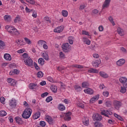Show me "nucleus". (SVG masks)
Wrapping results in <instances>:
<instances>
[{
	"mask_svg": "<svg viewBox=\"0 0 127 127\" xmlns=\"http://www.w3.org/2000/svg\"><path fill=\"white\" fill-rule=\"evenodd\" d=\"M23 60L25 63V65H26L28 67H32L33 66V61L30 57L28 56L27 53H24L22 55Z\"/></svg>",
	"mask_w": 127,
	"mask_h": 127,
	"instance_id": "nucleus-1",
	"label": "nucleus"
},
{
	"mask_svg": "<svg viewBox=\"0 0 127 127\" xmlns=\"http://www.w3.org/2000/svg\"><path fill=\"white\" fill-rule=\"evenodd\" d=\"M5 28L11 35H19V32L14 27L6 25Z\"/></svg>",
	"mask_w": 127,
	"mask_h": 127,
	"instance_id": "nucleus-2",
	"label": "nucleus"
},
{
	"mask_svg": "<svg viewBox=\"0 0 127 127\" xmlns=\"http://www.w3.org/2000/svg\"><path fill=\"white\" fill-rule=\"evenodd\" d=\"M32 113V110L31 109L27 108L23 112L22 117L23 119H29L31 116Z\"/></svg>",
	"mask_w": 127,
	"mask_h": 127,
	"instance_id": "nucleus-3",
	"label": "nucleus"
},
{
	"mask_svg": "<svg viewBox=\"0 0 127 127\" xmlns=\"http://www.w3.org/2000/svg\"><path fill=\"white\" fill-rule=\"evenodd\" d=\"M62 49L64 52H68L70 50L71 46L69 45V43H65L63 44Z\"/></svg>",
	"mask_w": 127,
	"mask_h": 127,
	"instance_id": "nucleus-4",
	"label": "nucleus"
},
{
	"mask_svg": "<svg viewBox=\"0 0 127 127\" xmlns=\"http://www.w3.org/2000/svg\"><path fill=\"white\" fill-rule=\"evenodd\" d=\"M114 106L116 110H119L123 105V103L121 101L118 100H114L113 101Z\"/></svg>",
	"mask_w": 127,
	"mask_h": 127,
	"instance_id": "nucleus-5",
	"label": "nucleus"
},
{
	"mask_svg": "<svg viewBox=\"0 0 127 127\" xmlns=\"http://www.w3.org/2000/svg\"><path fill=\"white\" fill-rule=\"evenodd\" d=\"M92 119L93 121H97L100 122L102 121V116L100 115L99 114L94 113L93 114Z\"/></svg>",
	"mask_w": 127,
	"mask_h": 127,
	"instance_id": "nucleus-6",
	"label": "nucleus"
},
{
	"mask_svg": "<svg viewBox=\"0 0 127 127\" xmlns=\"http://www.w3.org/2000/svg\"><path fill=\"white\" fill-rule=\"evenodd\" d=\"M120 82L123 85V87L127 88V78L126 77H121L119 79Z\"/></svg>",
	"mask_w": 127,
	"mask_h": 127,
	"instance_id": "nucleus-7",
	"label": "nucleus"
},
{
	"mask_svg": "<svg viewBox=\"0 0 127 127\" xmlns=\"http://www.w3.org/2000/svg\"><path fill=\"white\" fill-rule=\"evenodd\" d=\"M91 64L94 68H98V67H99V65L101 64V60L99 59L97 61H94L92 62Z\"/></svg>",
	"mask_w": 127,
	"mask_h": 127,
	"instance_id": "nucleus-8",
	"label": "nucleus"
},
{
	"mask_svg": "<svg viewBox=\"0 0 127 127\" xmlns=\"http://www.w3.org/2000/svg\"><path fill=\"white\" fill-rule=\"evenodd\" d=\"M101 114L102 116H105V117H107V118H109V115H110V116L113 115V113L112 112L108 110H103Z\"/></svg>",
	"mask_w": 127,
	"mask_h": 127,
	"instance_id": "nucleus-9",
	"label": "nucleus"
},
{
	"mask_svg": "<svg viewBox=\"0 0 127 127\" xmlns=\"http://www.w3.org/2000/svg\"><path fill=\"white\" fill-rule=\"evenodd\" d=\"M45 119L47 122H48L50 125H54V123H55V121L53 119H52V118L51 117L49 116H47Z\"/></svg>",
	"mask_w": 127,
	"mask_h": 127,
	"instance_id": "nucleus-10",
	"label": "nucleus"
},
{
	"mask_svg": "<svg viewBox=\"0 0 127 127\" xmlns=\"http://www.w3.org/2000/svg\"><path fill=\"white\" fill-rule=\"evenodd\" d=\"M9 106L11 109H13L16 106V100L12 99L10 100Z\"/></svg>",
	"mask_w": 127,
	"mask_h": 127,
	"instance_id": "nucleus-11",
	"label": "nucleus"
},
{
	"mask_svg": "<svg viewBox=\"0 0 127 127\" xmlns=\"http://www.w3.org/2000/svg\"><path fill=\"white\" fill-rule=\"evenodd\" d=\"M64 29V27H63V26H60L55 29L54 31L57 33H60V32H62L63 31Z\"/></svg>",
	"mask_w": 127,
	"mask_h": 127,
	"instance_id": "nucleus-12",
	"label": "nucleus"
},
{
	"mask_svg": "<svg viewBox=\"0 0 127 127\" xmlns=\"http://www.w3.org/2000/svg\"><path fill=\"white\" fill-rule=\"evenodd\" d=\"M71 115H72V113L70 112L66 113L64 117V121H67V122L71 121Z\"/></svg>",
	"mask_w": 127,
	"mask_h": 127,
	"instance_id": "nucleus-13",
	"label": "nucleus"
},
{
	"mask_svg": "<svg viewBox=\"0 0 127 127\" xmlns=\"http://www.w3.org/2000/svg\"><path fill=\"white\" fill-rule=\"evenodd\" d=\"M37 88H38V86L36 84L32 83L29 85V89L31 90H35V89H37Z\"/></svg>",
	"mask_w": 127,
	"mask_h": 127,
	"instance_id": "nucleus-14",
	"label": "nucleus"
},
{
	"mask_svg": "<svg viewBox=\"0 0 127 127\" xmlns=\"http://www.w3.org/2000/svg\"><path fill=\"white\" fill-rule=\"evenodd\" d=\"M111 2V0H105L104 3L103 4V9L109 7L110 5V3Z\"/></svg>",
	"mask_w": 127,
	"mask_h": 127,
	"instance_id": "nucleus-15",
	"label": "nucleus"
},
{
	"mask_svg": "<svg viewBox=\"0 0 127 127\" xmlns=\"http://www.w3.org/2000/svg\"><path fill=\"white\" fill-rule=\"evenodd\" d=\"M99 98H100V95H97L92 97L90 100V104H93V103L95 102V101H97V100H99Z\"/></svg>",
	"mask_w": 127,
	"mask_h": 127,
	"instance_id": "nucleus-16",
	"label": "nucleus"
},
{
	"mask_svg": "<svg viewBox=\"0 0 127 127\" xmlns=\"http://www.w3.org/2000/svg\"><path fill=\"white\" fill-rule=\"evenodd\" d=\"M126 61L124 59H121L116 62L117 65L118 66H123V64L125 63Z\"/></svg>",
	"mask_w": 127,
	"mask_h": 127,
	"instance_id": "nucleus-17",
	"label": "nucleus"
},
{
	"mask_svg": "<svg viewBox=\"0 0 127 127\" xmlns=\"http://www.w3.org/2000/svg\"><path fill=\"white\" fill-rule=\"evenodd\" d=\"M15 122L17 124H18L19 125H21L23 124V121H22V119L19 117H16L15 118Z\"/></svg>",
	"mask_w": 127,
	"mask_h": 127,
	"instance_id": "nucleus-18",
	"label": "nucleus"
},
{
	"mask_svg": "<svg viewBox=\"0 0 127 127\" xmlns=\"http://www.w3.org/2000/svg\"><path fill=\"white\" fill-rule=\"evenodd\" d=\"M117 32L120 36H124L125 34L124 33V30L120 27L118 28Z\"/></svg>",
	"mask_w": 127,
	"mask_h": 127,
	"instance_id": "nucleus-19",
	"label": "nucleus"
},
{
	"mask_svg": "<svg viewBox=\"0 0 127 127\" xmlns=\"http://www.w3.org/2000/svg\"><path fill=\"white\" fill-rule=\"evenodd\" d=\"M84 92L85 93H86V94H89V95H92V94H93V93H94L93 89H91L90 88H88L86 89H84Z\"/></svg>",
	"mask_w": 127,
	"mask_h": 127,
	"instance_id": "nucleus-20",
	"label": "nucleus"
},
{
	"mask_svg": "<svg viewBox=\"0 0 127 127\" xmlns=\"http://www.w3.org/2000/svg\"><path fill=\"white\" fill-rule=\"evenodd\" d=\"M88 73H99V70H97L95 68H91L89 69H88Z\"/></svg>",
	"mask_w": 127,
	"mask_h": 127,
	"instance_id": "nucleus-21",
	"label": "nucleus"
},
{
	"mask_svg": "<svg viewBox=\"0 0 127 127\" xmlns=\"http://www.w3.org/2000/svg\"><path fill=\"white\" fill-rule=\"evenodd\" d=\"M99 74L101 77L104 78H108L109 75L106 72L103 71H100Z\"/></svg>",
	"mask_w": 127,
	"mask_h": 127,
	"instance_id": "nucleus-22",
	"label": "nucleus"
},
{
	"mask_svg": "<svg viewBox=\"0 0 127 127\" xmlns=\"http://www.w3.org/2000/svg\"><path fill=\"white\" fill-rule=\"evenodd\" d=\"M4 58L5 60H7L8 61H11V57L10 56V55L8 54H5L4 55Z\"/></svg>",
	"mask_w": 127,
	"mask_h": 127,
	"instance_id": "nucleus-23",
	"label": "nucleus"
},
{
	"mask_svg": "<svg viewBox=\"0 0 127 127\" xmlns=\"http://www.w3.org/2000/svg\"><path fill=\"white\" fill-rule=\"evenodd\" d=\"M40 115L41 113L40 112H37L33 116V119H34V120H37V119H39L40 117Z\"/></svg>",
	"mask_w": 127,
	"mask_h": 127,
	"instance_id": "nucleus-24",
	"label": "nucleus"
},
{
	"mask_svg": "<svg viewBox=\"0 0 127 127\" xmlns=\"http://www.w3.org/2000/svg\"><path fill=\"white\" fill-rule=\"evenodd\" d=\"M83 42L85 44H87V45H90L91 44V41H90L89 39L85 37L83 38Z\"/></svg>",
	"mask_w": 127,
	"mask_h": 127,
	"instance_id": "nucleus-25",
	"label": "nucleus"
},
{
	"mask_svg": "<svg viewBox=\"0 0 127 127\" xmlns=\"http://www.w3.org/2000/svg\"><path fill=\"white\" fill-rule=\"evenodd\" d=\"M83 124L84 126H88L89 125V119L88 118H84L82 121Z\"/></svg>",
	"mask_w": 127,
	"mask_h": 127,
	"instance_id": "nucleus-26",
	"label": "nucleus"
},
{
	"mask_svg": "<svg viewBox=\"0 0 127 127\" xmlns=\"http://www.w3.org/2000/svg\"><path fill=\"white\" fill-rule=\"evenodd\" d=\"M90 86V84L87 82H83L82 83V88H88Z\"/></svg>",
	"mask_w": 127,
	"mask_h": 127,
	"instance_id": "nucleus-27",
	"label": "nucleus"
},
{
	"mask_svg": "<svg viewBox=\"0 0 127 127\" xmlns=\"http://www.w3.org/2000/svg\"><path fill=\"white\" fill-rule=\"evenodd\" d=\"M58 109L60 111H64L65 108L64 106L63 105V104H60L59 105Z\"/></svg>",
	"mask_w": 127,
	"mask_h": 127,
	"instance_id": "nucleus-28",
	"label": "nucleus"
},
{
	"mask_svg": "<svg viewBox=\"0 0 127 127\" xmlns=\"http://www.w3.org/2000/svg\"><path fill=\"white\" fill-rule=\"evenodd\" d=\"M105 104L106 107H110L111 106H112V101L110 100H105Z\"/></svg>",
	"mask_w": 127,
	"mask_h": 127,
	"instance_id": "nucleus-29",
	"label": "nucleus"
},
{
	"mask_svg": "<svg viewBox=\"0 0 127 127\" xmlns=\"http://www.w3.org/2000/svg\"><path fill=\"white\" fill-rule=\"evenodd\" d=\"M74 89L76 92H80L82 91V87H81L79 85H75L74 86Z\"/></svg>",
	"mask_w": 127,
	"mask_h": 127,
	"instance_id": "nucleus-30",
	"label": "nucleus"
},
{
	"mask_svg": "<svg viewBox=\"0 0 127 127\" xmlns=\"http://www.w3.org/2000/svg\"><path fill=\"white\" fill-rule=\"evenodd\" d=\"M127 87L121 86L120 90L121 93H122V94H125V93L127 92Z\"/></svg>",
	"mask_w": 127,
	"mask_h": 127,
	"instance_id": "nucleus-31",
	"label": "nucleus"
},
{
	"mask_svg": "<svg viewBox=\"0 0 127 127\" xmlns=\"http://www.w3.org/2000/svg\"><path fill=\"white\" fill-rule=\"evenodd\" d=\"M42 57H43L44 59H45V60H49V57H48V54L46 53H43Z\"/></svg>",
	"mask_w": 127,
	"mask_h": 127,
	"instance_id": "nucleus-32",
	"label": "nucleus"
},
{
	"mask_svg": "<svg viewBox=\"0 0 127 127\" xmlns=\"http://www.w3.org/2000/svg\"><path fill=\"white\" fill-rule=\"evenodd\" d=\"M38 62L39 63V64H40V65H44V59H43V58H40L39 59Z\"/></svg>",
	"mask_w": 127,
	"mask_h": 127,
	"instance_id": "nucleus-33",
	"label": "nucleus"
},
{
	"mask_svg": "<svg viewBox=\"0 0 127 127\" xmlns=\"http://www.w3.org/2000/svg\"><path fill=\"white\" fill-rule=\"evenodd\" d=\"M51 90H52V92L54 93H57V86H53L51 87Z\"/></svg>",
	"mask_w": 127,
	"mask_h": 127,
	"instance_id": "nucleus-34",
	"label": "nucleus"
},
{
	"mask_svg": "<svg viewBox=\"0 0 127 127\" xmlns=\"http://www.w3.org/2000/svg\"><path fill=\"white\" fill-rule=\"evenodd\" d=\"M45 43H46V42L44 40H39L38 42V44L39 45V46H42V45H44Z\"/></svg>",
	"mask_w": 127,
	"mask_h": 127,
	"instance_id": "nucleus-35",
	"label": "nucleus"
},
{
	"mask_svg": "<svg viewBox=\"0 0 127 127\" xmlns=\"http://www.w3.org/2000/svg\"><path fill=\"white\" fill-rule=\"evenodd\" d=\"M4 20L6 22H9L11 20V17L10 16H4Z\"/></svg>",
	"mask_w": 127,
	"mask_h": 127,
	"instance_id": "nucleus-36",
	"label": "nucleus"
},
{
	"mask_svg": "<svg viewBox=\"0 0 127 127\" xmlns=\"http://www.w3.org/2000/svg\"><path fill=\"white\" fill-rule=\"evenodd\" d=\"M59 57L61 58V59H64V58H65V54H64L63 52H61L59 53Z\"/></svg>",
	"mask_w": 127,
	"mask_h": 127,
	"instance_id": "nucleus-37",
	"label": "nucleus"
},
{
	"mask_svg": "<svg viewBox=\"0 0 127 127\" xmlns=\"http://www.w3.org/2000/svg\"><path fill=\"white\" fill-rule=\"evenodd\" d=\"M4 46H5V44L2 41H0V49H3L4 48Z\"/></svg>",
	"mask_w": 127,
	"mask_h": 127,
	"instance_id": "nucleus-38",
	"label": "nucleus"
},
{
	"mask_svg": "<svg viewBox=\"0 0 127 127\" xmlns=\"http://www.w3.org/2000/svg\"><path fill=\"white\" fill-rule=\"evenodd\" d=\"M94 126H95V127H103V125H102V123H99V122H95L94 123Z\"/></svg>",
	"mask_w": 127,
	"mask_h": 127,
	"instance_id": "nucleus-39",
	"label": "nucleus"
},
{
	"mask_svg": "<svg viewBox=\"0 0 127 127\" xmlns=\"http://www.w3.org/2000/svg\"><path fill=\"white\" fill-rule=\"evenodd\" d=\"M63 16H68V11L65 10H63L62 11Z\"/></svg>",
	"mask_w": 127,
	"mask_h": 127,
	"instance_id": "nucleus-40",
	"label": "nucleus"
},
{
	"mask_svg": "<svg viewBox=\"0 0 127 127\" xmlns=\"http://www.w3.org/2000/svg\"><path fill=\"white\" fill-rule=\"evenodd\" d=\"M7 113L5 111H0V117H5L6 116Z\"/></svg>",
	"mask_w": 127,
	"mask_h": 127,
	"instance_id": "nucleus-41",
	"label": "nucleus"
},
{
	"mask_svg": "<svg viewBox=\"0 0 127 127\" xmlns=\"http://www.w3.org/2000/svg\"><path fill=\"white\" fill-rule=\"evenodd\" d=\"M108 19H109V20L113 24V26L116 25V23H115V22L114 21V19L113 18V17L110 16V17H109Z\"/></svg>",
	"mask_w": 127,
	"mask_h": 127,
	"instance_id": "nucleus-42",
	"label": "nucleus"
},
{
	"mask_svg": "<svg viewBox=\"0 0 127 127\" xmlns=\"http://www.w3.org/2000/svg\"><path fill=\"white\" fill-rule=\"evenodd\" d=\"M72 67H74L75 68H78V69H83L84 68L83 65L78 64H73L72 65Z\"/></svg>",
	"mask_w": 127,
	"mask_h": 127,
	"instance_id": "nucleus-43",
	"label": "nucleus"
},
{
	"mask_svg": "<svg viewBox=\"0 0 127 127\" xmlns=\"http://www.w3.org/2000/svg\"><path fill=\"white\" fill-rule=\"evenodd\" d=\"M38 78H42L43 77V72L42 71H40L37 73Z\"/></svg>",
	"mask_w": 127,
	"mask_h": 127,
	"instance_id": "nucleus-44",
	"label": "nucleus"
},
{
	"mask_svg": "<svg viewBox=\"0 0 127 127\" xmlns=\"http://www.w3.org/2000/svg\"><path fill=\"white\" fill-rule=\"evenodd\" d=\"M16 43H17V44H18V45H20V46H22L24 44V42L22 40H18V41H16Z\"/></svg>",
	"mask_w": 127,
	"mask_h": 127,
	"instance_id": "nucleus-45",
	"label": "nucleus"
},
{
	"mask_svg": "<svg viewBox=\"0 0 127 127\" xmlns=\"http://www.w3.org/2000/svg\"><path fill=\"white\" fill-rule=\"evenodd\" d=\"M14 21L15 23H16L17 22H19L21 21V18H20V17H19V16L16 17Z\"/></svg>",
	"mask_w": 127,
	"mask_h": 127,
	"instance_id": "nucleus-46",
	"label": "nucleus"
},
{
	"mask_svg": "<svg viewBox=\"0 0 127 127\" xmlns=\"http://www.w3.org/2000/svg\"><path fill=\"white\" fill-rule=\"evenodd\" d=\"M73 40H74V37L71 36L68 37V42L70 44H73Z\"/></svg>",
	"mask_w": 127,
	"mask_h": 127,
	"instance_id": "nucleus-47",
	"label": "nucleus"
},
{
	"mask_svg": "<svg viewBox=\"0 0 127 127\" xmlns=\"http://www.w3.org/2000/svg\"><path fill=\"white\" fill-rule=\"evenodd\" d=\"M24 39L26 43H27V44H29V45H30V44H31V41L29 40V39L27 38H24Z\"/></svg>",
	"mask_w": 127,
	"mask_h": 127,
	"instance_id": "nucleus-48",
	"label": "nucleus"
},
{
	"mask_svg": "<svg viewBox=\"0 0 127 127\" xmlns=\"http://www.w3.org/2000/svg\"><path fill=\"white\" fill-rule=\"evenodd\" d=\"M58 70H59L60 72L62 71L63 70H65V67L64 66H58L57 68Z\"/></svg>",
	"mask_w": 127,
	"mask_h": 127,
	"instance_id": "nucleus-49",
	"label": "nucleus"
},
{
	"mask_svg": "<svg viewBox=\"0 0 127 127\" xmlns=\"http://www.w3.org/2000/svg\"><path fill=\"white\" fill-rule=\"evenodd\" d=\"M52 100H53V99L52 98V97L49 96L46 98V102H47V103H49L50 102H51Z\"/></svg>",
	"mask_w": 127,
	"mask_h": 127,
	"instance_id": "nucleus-50",
	"label": "nucleus"
},
{
	"mask_svg": "<svg viewBox=\"0 0 127 127\" xmlns=\"http://www.w3.org/2000/svg\"><path fill=\"white\" fill-rule=\"evenodd\" d=\"M44 19L45 20H46V21H47V23H50L51 22V20H50V18L46 16V17H45Z\"/></svg>",
	"mask_w": 127,
	"mask_h": 127,
	"instance_id": "nucleus-51",
	"label": "nucleus"
},
{
	"mask_svg": "<svg viewBox=\"0 0 127 127\" xmlns=\"http://www.w3.org/2000/svg\"><path fill=\"white\" fill-rule=\"evenodd\" d=\"M27 2H29L30 4H34L35 3V1L34 0H25Z\"/></svg>",
	"mask_w": 127,
	"mask_h": 127,
	"instance_id": "nucleus-52",
	"label": "nucleus"
},
{
	"mask_svg": "<svg viewBox=\"0 0 127 127\" xmlns=\"http://www.w3.org/2000/svg\"><path fill=\"white\" fill-rule=\"evenodd\" d=\"M40 126H41V127H45L46 126V123L44 121H41L40 122Z\"/></svg>",
	"mask_w": 127,
	"mask_h": 127,
	"instance_id": "nucleus-53",
	"label": "nucleus"
},
{
	"mask_svg": "<svg viewBox=\"0 0 127 127\" xmlns=\"http://www.w3.org/2000/svg\"><path fill=\"white\" fill-rule=\"evenodd\" d=\"M0 101L1 104H3V105H4V102H5V99H4V97H0Z\"/></svg>",
	"mask_w": 127,
	"mask_h": 127,
	"instance_id": "nucleus-54",
	"label": "nucleus"
},
{
	"mask_svg": "<svg viewBox=\"0 0 127 127\" xmlns=\"http://www.w3.org/2000/svg\"><path fill=\"white\" fill-rule=\"evenodd\" d=\"M103 95L104 96V97H108L109 95H110V93L108 91H105L103 92Z\"/></svg>",
	"mask_w": 127,
	"mask_h": 127,
	"instance_id": "nucleus-55",
	"label": "nucleus"
},
{
	"mask_svg": "<svg viewBox=\"0 0 127 127\" xmlns=\"http://www.w3.org/2000/svg\"><path fill=\"white\" fill-rule=\"evenodd\" d=\"M78 106L79 108H81V109H84V108H85V106L84 105V104L82 103H78Z\"/></svg>",
	"mask_w": 127,
	"mask_h": 127,
	"instance_id": "nucleus-56",
	"label": "nucleus"
},
{
	"mask_svg": "<svg viewBox=\"0 0 127 127\" xmlns=\"http://www.w3.org/2000/svg\"><path fill=\"white\" fill-rule=\"evenodd\" d=\"M34 66L36 70H39V69H40L38 65H37V64L35 62L34 63Z\"/></svg>",
	"mask_w": 127,
	"mask_h": 127,
	"instance_id": "nucleus-57",
	"label": "nucleus"
},
{
	"mask_svg": "<svg viewBox=\"0 0 127 127\" xmlns=\"http://www.w3.org/2000/svg\"><path fill=\"white\" fill-rule=\"evenodd\" d=\"M25 10L26 11V12H32V11H33V9H30L29 8H28V7H26L25 8Z\"/></svg>",
	"mask_w": 127,
	"mask_h": 127,
	"instance_id": "nucleus-58",
	"label": "nucleus"
},
{
	"mask_svg": "<svg viewBox=\"0 0 127 127\" xmlns=\"http://www.w3.org/2000/svg\"><path fill=\"white\" fill-rule=\"evenodd\" d=\"M14 81V79L11 78H8L7 79V83H11L12 82H13Z\"/></svg>",
	"mask_w": 127,
	"mask_h": 127,
	"instance_id": "nucleus-59",
	"label": "nucleus"
},
{
	"mask_svg": "<svg viewBox=\"0 0 127 127\" xmlns=\"http://www.w3.org/2000/svg\"><path fill=\"white\" fill-rule=\"evenodd\" d=\"M48 94H49L48 92H45V93H43L41 95L42 98H44L45 97L48 96Z\"/></svg>",
	"mask_w": 127,
	"mask_h": 127,
	"instance_id": "nucleus-60",
	"label": "nucleus"
},
{
	"mask_svg": "<svg viewBox=\"0 0 127 127\" xmlns=\"http://www.w3.org/2000/svg\"><path fill=\"white\" fill-rule=\"evenodd\" d=\"M82 34L84 35H87L88 36H90V34H89V32L86 31H82Z\"/></svg>",
	"mask_w": 127,
	"mask_h": 127,
	"instance_id": "nucleus-61",
	"label": "nucleus"
},
{
	"mask_svg": "<svg viewBox=\"0 0 127 127\" xmlns=\"http://www.w3.org/2000/svg\"><path fill=\"white\" fill-rule=\"evenodd\" d=\"M13 74H16V75L19 74V70L17 69L13 70Z\"/></svg>",
	"mask_w": 127,
	"mask_h": 127,
	"instance_id": "nucleus-62",
	"label": "nucleus"
},
{
	"mask_svg": "<svg viewBox=\"0 0 127 127\" xmlns=\"http://www.w3.org/2000/svg\"><path fill=\"white\" fill-rule=\"evenodd\" d=\"M98 29L99 31H103L104 30V27L101 25L98 27Z\"/></svg>",
	"mask_w": 127,
	"mask_h": 127,
	"instance_id": "nucleus-63",
	"label": "nucleus"
},
{
	"mask_svg": "<svg viewBox=\"0 0 127 127\" xmlns=\"http://www.w3.org/2000/svg\"><path fill=\"white\" fill-rule=\"evenodd\" d=\"M93 57H94V58H99V56L98 54H94L93 55Z\"/></svg>",
	"mask_w": 127,
	"mask_h": 127,
	"instance_id": "nucleus-64",
	"label": "nucleus"
}]
</instances>
